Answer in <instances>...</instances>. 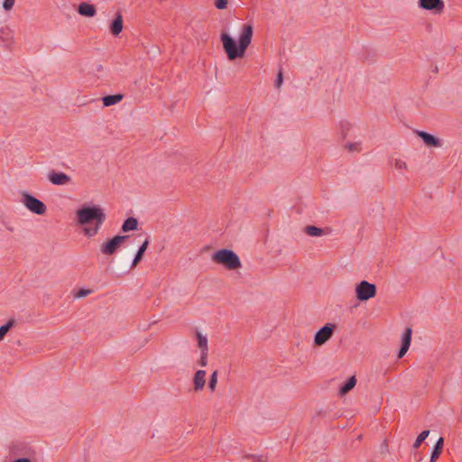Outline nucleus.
<instances>
[{
  "instance_id": "f257e3e1",
  "label": "nucleus",
  "mask_w": 462,
  "mask_h": 462,
  "mask_svg": "<svg viewBox=\"0 0 462 462\" xmlns=\"http://www.w3.org/2000/svg\"><path fill=\"white\" fill-rule=\"evenodd\" d=\"M77 224L83 227L88 237H93L99 232L106 219V215L99 206H83L76 212Z\"/></svg>"
},
{
  "instance_id": "f03ea898",
  "label": "nucleus",
  "mask_w": 462,
  "mask_h": 462,
  "mask_svg": "<svg viewBox=\"0 0 462 462\" xmlns=\"http://www.w3.org/2000/svg\"><path fill=\"white\" fill-rule=\"evenodd\" d=\"M254 29L250 23L244 24L238 39V43L226 32H222L220 39L223 49L229 60L243 58L253 38Z\"/></svg>"
},
{
  "instance_id": "7ed1b4c3",
  "label": "nucleus",
  "mask_w": 462,
  "mask_h": 462,
  "mask_svg": "<svg viewBox=\"0 0 462 462\" xmlns=\"http://www.w3.org/2000/svg\"><path fill=\"white\" fill-rule=\"evenodd\" d=\"M212 261L223 264L228 270H236L241 267V262L236 253L229 249H221L212 254Z\"/></svg>"
},
{
  "instance_id": "20e7f679",
  "label": "nucleus",
  "mask_w": 462,
  "mask_h": 462,
  "mask_svg": "<svg viewBox=\"0 0 462 462\" xmlns=\"http://www.w3.org/2000/svg\"><path fill=\"white\" fill-rule=\"evenodd\" d=\"M21 202L29 211L41 216L46 213L47 207L42 200L26 191L21 192Z\"/></svg>"
},
{
  "instance_id": "39448f33",
  "label": "nucleus",
  "mask_w": 462,
  "mask_h": 462,
  "mask_svg": "<svg viewBox=\"0 0 462 462\" xmlns=\"http://www.w3.org/2000/svg\"><path fill=\"white\" fill-rule=\"evenodd\" d=\"M376 295V286L367 281H362L356 286V297L360 301H366Z\"/></svg>"
},
{
  "instance_id": "423d86ee",
  "label": "nucleus",
  "mask_w": 462,
  "mask_h": 462,
  "mask_svg": "<svg viewBox=\"0 0 462 462\" xmlns=\"http://www.w3.org/2000/svg\"><path fill=\"white\" fill-rule=\"evenodd\" d=\"M336 329V325L333 323H327L320 329L318 330L314 337V344L318 346L324 345L328 342Z\"/></svg>"
},
{
  "instance_id": "0eeeda50",
  "label": "nucleus",
  "mask_w": 462,
  "mask_h": 462,
  "mask_svg": "<svg viewBox=\"0 0 462 462\" xmlns=\"http://www.w3.org/2000/svg\"><path fill=\"white\" fill-rule=\"evenodd\" d=\"M129 238V236H116L113 238L107 240L105 244L101 246V252L102 254L106 255H112L114 254L118 247L127 239Z\"/></svg>"
},
{
  "instance_id": "6e6552de",
  "label": "nucleus",
  "mask_w": 462,
  "mask_h": 462,
  "mask_svg": "<svg viewBox=\"0 0 462 462\" xmlns=\"http://www.w3.org/2000/svg\"><path fill=\"white\" fill-rule=\"evenodd\" d=\"M418 6L434 14H441L445 9V3L443 0H419Z\"/></svg>"
},
{
  "instance_id": "1a4fd4ad",
  "label": "nucleus",
  "mask_w": 462,
  "mask_h": 462,
  "mask_svg": "<svg viewBox=\"0 0 462 462\" xmlns=\"http://www.w3.org/2000/svg\"><path fill=\"white\" fill-rule=\"evenodd\" d=\"M48 180L54 185H66L70 182L69 175L61 171H51L48 175Z\"/></svg>"
},
{
  "instance_id": "9d476101",
  "label": "nucleus",
  "mask_w": 462,
  "mask_h": 462,
  "mask_svg": "<svg viewBox=\"0 0 462 462\" xmlns=\"http://www.w3.org/2000/svg\"><path fill=\"white\" fill-rule=\"evenodd\" d=\"M411 335L412 329L411 328H406L402 337V346L398 353V358H402L409 350L411 342Z\"/></svg>"
},
{
  "instance_id": "9b49d317",
  "label": "nucleus",
  "mask_w": 462,
  "mask_h": 462,
  "mask_svg": "<svg viewBox=\"0 0 462 462\" xmlns=\"http://www.w3.org/2000/svg\"><path fill=\"white\" fill-rule=\"evenodd\" d=\"M417 135L420 136L425 144L431 147H440L441 142L437 137L433 136L432 134L424 132V131H417Z\"/></svg>"
},
{
  "instance_id": "f8f14e48",
  "label": "nucleus",
  "mask_w": 462,
  "mask_h": 462,
  "mask_svg": "<svg viewBox=\"0 0 462 462\" xmlns=\"http://www.w3.org/2000/svg\"><path fill=\"white\" fill-rule=\"evenodd\" d=\"M78 13L86 17H93L97 14L95 5L82 2L78 6Z\"/></svg>"
},
{
  "instance_id": "ddd939ff",
  "label": "nucleus",
  "mask_w": 462,
  "mask_h": 462,
  "mask_svg": "<svg viewBox=\"0 0 462 462\" xmlns=\"http://www.w3.org/2000/svg\"><path fill=\"white\" fill-rule=\"evenodd\" d=\"M206 383V371L198 370L193 377L194 390L196 392L201 391Z\"/></svg>"
},
{
  "instance_id": "4468645a",
  "label": "nucleus",
  "mask_w": 462,
  "mask_h": 462,
  "mask_svg": "<svg viewBox=\"0 0 462 462\" xmlns=\"http://www.w3.org/2000/svg\"><path fill=\"white\" fill-rule=\"evenodd\" d=\"M123 30V17L121 14H117L116 18L110 24V32L113 35L117 36Z\"/></svg>"
},
{
  "instance_id": "2eb2a0df",
  "label": "nucleus",
  "mask_w": 462,
  "mask_h": 462,
  "mask_svg": "<svg viewBox=\"0 0 462 462\" xmlns=\"http://www.w3.org/2000/svg\"><path fill=\"white\" fill-rule=\"evenodd\" d=\"M443 448H444V439L442 437H440L437 440V442L434 446V448H433L431 456H430V462H436L439 459V457L442 454Z\"/></svg>"
},
{
  "instance_id": "dca6fc26",
  "label": "nucleus",
  "mask_w": 462,
  "mask_h": 462,
  "mask_svg": "<svg viewBox=\"0 0 462 462\" xmlns=\"http://www.w3.org/2000/svg\"><path fill=\"white\" fill-rule=\"evenodd\" d=\"M356 384V378L355 375L351 376L340 388L338 393L340 396L346 395L349 393Z\"/></svg>"
},
{
  "instance_id": "f3484780",
  "label": "nucleus",
  "mask_w": 462,
  "mask_h": 462,
  "mask_svg": "<svg viewBox=\"0 0 462 462\" xmlns=\"http://www.w3.org/2000/svg\"><path fill=\"white\" fill-rule=\"evenodd\" d=\"M148 245H149V239L146 238L145 241L139 247V249L134 258V261H133L132 266H131L132 268L135 267L139 263V262H141V260L143 256V254L146 251Z\"/></svg>"
},
{
  "instance_id": "a211bd4d",
  "label": "nucleus",
  "mask_w": 462,
  "mask_h": 462,
  "mask_svg": "<svg viewBox=\"0 0 462 462\" xmlns=\"http://www.w3.org/2000/svg\"><path fill=\"white\" fill-rule=\"evenodd\" d=\"M124 97L122 94L108 95L102 98L103 105L105 106H110L119 103Z\"/></svg>"
},
{
  "instance_id": "6ab92c4d",
  "label": "nucleus",
  "mask_w": 462,
  "mask_h": 462,
  "mask_svg": "<svg viewBox=\"0 0 462 462\" xmlns=\"http://www.w3.org/2000/svg\"><path fill=\"white\" fill-rule=\"evenodd\" d=\"M138 221L135 217H130L126 218L122 226V231L126 233L137 229Z\"/></svg>"
},
{
  "instance_id": "aec40b11",
  "label": "nucleus",
  "mask_w": 462,
  "mask_h": 462,
  "mask_svg": "<svg viewBox=\"0 0 462 462\" xmlns=\"http://www.w3.org/2000/svg\"><path fill=\"white\" fill-rule=\"evenodd\" d=\"M304 232L310 236H321L326 234L324 229L315 226H307Z\"/></svg>"
},
{
  "instance_id": "412c9836",
  "label": "nucleus",
  "mask_w": 462,
  "mask_h": 462,
  "mask_svg": "<svg viewBox=\"0 0 462 462\" xmlns=\"http://www.w3.org/2000/svg\"><path fill=\"white\" fill-rule=\"evenodd\" d=\"M198 346L200 348L201 352H208V339L205 336H203L200 332L196 333Z\"/></svg>"
},
{
  "instance_id": "4be33fe9",
  "label": "nucleus",
  "mask_w": 462,
  "mask_h": 462,
  "mask_svg": "<svg viewBox=\"0 0 462 462\" xmlns=\"http://www.w3.org/2000/svg\"><path fill=\"white\" fill-rule=\"evenodd\" d=\"M14 325L15 320L14 319H10L6 324L0 327V341L5 338V335Z\"/></svg>"
},
{
  "instance_id": "5701e85b",
  "label": "nucleus",
  "mask_w": 462,
  "mask_h": 462,
  "mask_svg": "<svg viewBox=\"0 0 462 462\" xmlns=\"http://www.w3.org/2000/svg\"><path fill=\"white\" fill-rule=\"evenodd\" d=\"M429 434H430V430L421 431L419 434V436L417 437L415 442L413 443L412 448L414 449L419 448L420 446L421 445V443L428 438Z\"/></svg>"
},
{
  "instance_id": "b1692460",
  "label": "nucleus",
  "mask_w": 462,
  "mask_h": 462,
  "mask_svg": "<svg viewBox=\"0 0 462 462\" xmlns=\"http://www.w3.org/2000/svg\"><path fill=\"white\" fill-rule=\"evenodd\" d=\"M217 383V371L215 370L211 374L209 383H208V388L210 389L211 392L215 391Z\"/></svg>"
},
{
  "instance_id": "393cba45",
  "label": "nucleus",
  "mask_w": 462,
  "mask_h": 462,
  "mask_svg": "<svg viewBox=\"0 0 462 462\" xmlns=\"http://www.w3.org/2000/svg\"><path fill=\"white\" fill-rule=\"evenodd\" d=\"M200 366L205 367L208 364V352H201L200 359L199 361Z\"/></svg>"
},
{
  "instance_id": "a878e982",
  "label": "nucleus",
  "mask_w": 462,
  "mask_h": 462,
  "mask_svg": "<svg viewBox=\"0 0 462 462\" xmlns=\"http://www.w3.org/2000/svg\"><path fill=\"white\" fill-rule=\"evenodd\" d=\"M214 5L217 9L222 10V9L226 8L227 0H215Z\"/></svg>"
},
{
  "instance_id": "bb28decb",
  "label": "nucleus",
  "mask_w": 462,
  "mask_h": 462,
  "mask_svg": "<svg viewBox=\"0 0 462 462\" xmlns=\"http://www.w3.org/2000/svg\"><path fill=\"white\" fill-rule=\"evenodd\" d=\"M393 165L396 169L402 170L406 168V162L401 159H395Z\"/></svg>"
},
{
  "instance_id": "cd10ccee",
  "label": "nucleus",
  "mask_w": 462,
  "mask_h": 462,
  "mask_svg": "<svg viewBox=\"0 0 462 462\" xmlns=\"http://www.w3.org/2000/svg\"><path fill=\"white\" fill-rule=\"evenodd\" d=\"M346 148L350 152L360 151V143H350L346 144Z\"/></svg>"
},
{
  "instance_id": "c85d7f7f",
  "label": "nucleus",
  "mask_w": 462,
  "mask_h": 462,
  "mask_svg": "<svg viewBox=\"0 0 462 462\" xmlns=\"http://www.w3.org/2000/svg\"><path fill=\"white\" fill-rule=\"evenodd\" d=\"M15 0H5L3 4V7L5 10H11L14 5Z\"/></svg>"
},
{
  "instance_id": "c756f323",
  "label": "nucleus",
  "mask_w": 462,
  "mask_h": 462,
  "mask_svg": "<svg viewBox=\"0 0 462 462\" xmlns=\"http://www.w3.org/2000/svg\"><path fill=\"white\" fill-rule=\"evenodd\" d=\"M90 292H91V291H89V290L80 289V290L78 291V293H77L76 297H78V298H83V297L88 296Z\"/></svg>"
},
{
  "instance_id": "7c9ffc66",
  "label": "nucleus",
  "mask_w": 462,
  "mask_h": 462,
  "mask_svg": "<svg viewBox=\"0 0 462 462\" xmlns=\"http://www.w3.org/2000/svg\"><path fill=\"white\" fill-rule=\"evenodd\" d=\"M282 81H283L282 72V70H280L277 75L276 81H275L276 88H280L281 85L282 84Z\"/></svg>"
},
{
  "instance_id": "2f4dec72",
  "label": "nucleus",
  "mask_w": 462,
  "mask_h": 462,
  "mask_svg": "<svg viewBox=\"0 0 462 462\" xmlns=\"http://www.w3.org/2000/svg\"><path fill=\"white\" fill-rule=\"evenodd\" d=\"M252 457H253L254 462H267L266 457H264L263 456H259V457L253 456Z\"/></svg>"
},
{
  "instance_id": "473e14b6",
  "label": "nucleus",
  "mask_w": 462,
  "mask_h": 462,
  "mask_svg": "<svg viewBox=\"0 0 462 462\" xmlns=\"http://www.w3.org/2000/svg\"><path fill=\"white\" fill-rule=\"evenodd\" d=\"M14 462H32V461L27 457H21V458L14 459Z\"/></svg>"
},
{
  "instance_id": "72a5a7b5",
  "label": "nucleus",
  "mask_w": 462,
  "mask_h": 462,
  "mask_svg": "<svg viewBox=\"0 0 462 462\" xmlns=\"http://www.w3.org/2000/svg\"><path fill=\"white\" fill-rule=\"evenodd\" d=\"M102 69V66L99 65L98 68H97V70H101Z\"/></svg>"
}]
</instances>
